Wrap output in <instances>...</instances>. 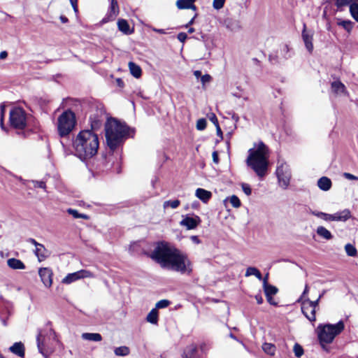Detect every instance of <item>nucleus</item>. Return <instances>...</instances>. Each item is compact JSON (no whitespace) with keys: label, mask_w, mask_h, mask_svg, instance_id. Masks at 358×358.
I'll return each instance as SVG.
<instances>
[{"label":"nucleus","mask_w":358,"mask_h":358,"mask_svg":"<svg viewBox=\"0 0 358 358\" xmlns=\"http://www.w3.org/2000/svg\"><path fill=\"white\" fill-rule=\"evenodd\" d=\"M149 257L163 268L187 274L192 271V262L187 255L169 243H157Z\"/></svg>","instance_id":"f257e3e1"},{"label":"nucleus","mask_w":358,"mask_h":358,"mask_svg":"<svg viewBox=\"0 0 358 358\" xmlns=\"http://www.w3.org/2000/svg\"><path fill=\"white\" fill-rule=\"evenodd\" d=\"M99 146L97 134L90 130L80 131L73 141L76 155L82 160L94 157L97 153Z\"/></svg>","instance_id":"f03ea898"},{"label":"nucleus","mask_w":358,"mask_h":358,"mask_svg":"<svg viewBox=\"0 0 358 358\" xmlns=\"http://www.w3.org/2000/svg\"><path fill=\"white\" fill-rule=\"evenodd\" d=\"M269 151L268 147L262 141L255 145L254 148L248 150L246 159L247 165L260 178H264L268 167Z\"/></svg>","instance_id":"7ed1b4c3"},{"label":"nucleus","mask_w":358,"mask_h":358,"mask_svg":"<svg viewBox=\"0 0 358 358\" xmlns=\"http://www.w3.org/2000/svg\"><path fill=\"white\" fill-rule=\"evenodd\" d=\"M105 135L108 146L115 150L127 138L129 129L127 125L114 118L108 119L105 124Z\"/></svg>","instance_id":"20e7f679"},{"label":"nucleus","mask_w":358,"mask_h":358,"mask_svg":"<svg viewBox=\"0 0 358 358\" xmlns=\"http://www.w3.org/2000/svg\"><path fill=\"white\" fill-rule=\"evenodd\" d=\"M344 329V324L339 321L336 324H320L317 327L319 341L322 346L331 343L334 338Z\"/></svg>","instance_id":"39448f33"},{"label":"nucleus","mask_w":358,"mask_h":358,"mask_svg":"<svg viewBox=\"0 0 358 358\" xmlns=\"http://www.w3.org/2000/svg\"><path fill=\"white\" fill-rule=\"evenodd\" d=\"M76 124L75 114L70 110L64 111L57 120V129L60 136L69 135Z\"/></svg>","instance_id":"423d86ee"},{"label":"nucleus","mask_w":358,"mask_h":358,"mask_svg":"<svg viewBox=\"0 0 358 358\" xmlns=\"http://www.w3.org/2000/svg\"><path fill=\"white\" fill-rule=\"evenodd\" d=\"M55 339V333L52 329L40 330L36 337L37 346L39 352L44 356L48 353L51 341Z\"/></svg>","instance_id":"0eeeda50"},{"label":"nucleus","mask_w":358,"mask_h":358,"mask_svg":"<svg viewBox=\"0 0 358 358\" xmlns=\"http://www.w3.org/2000/svg\"><path fill=\"white\" fill-rule=\"evenodd\" d=\"M275 173L280 187L285 189L288 187L291 178L289 166L283 161L278 160Z\"/></svg>","instance_id":"6e6552de"},{"label":"nucleus","mask_w":358,"mask_h":358,"mask_svg":"<svg viewBox=\"0 0 358 358\" xmlns=\"http://www.w3.org/2000/svg\"><path fill=\"white\" fill-rule=\"evenodd\" d=\"M310 213L320 217L325 221H342L345 222L350 218L351 213L350 210L345 209L341 212L334 214H328L323 212L310 210Z\"/></svg>","instance_id":"1a4fd4ad"},{"label":"nucleus","mask_w":358,"mask_h":358,"mask_svg":"<svg viewBox=\"0 0 358 358\" xmlns=\"http://www.w3.org/2000/svg\"><path fill=\"white\" fill-rule=\"evenodd\" d=\"M10 122L12 127L23 129L27 125V115L21 108H15L10 112Z\"/></svg>","instance_id":"9d476101"},{"label":"nucleus","mask_w":358,"mask_h":358,"mask_svg":"<svg viewBox=\"0 0 358 358\" xmlns=\"http://www.w3.org/2000/svg\"><path fill=\"white\" fill-rule=\"evenodd\" d=\"M301 311L305 317L310 322H315L316 320L315 312L316 308L313 306L312 301L309 299H306L302 301Z\"/></svg>","instance_id":"9b49d317"},{"label":"nucleus","mask_w":358,"mask_h":358,"mask_svg":"<svg viewBox=\"0 0 358 358\" xmlns=\"http://www.w3.org/2000/svg\"><path fill=\"white\" fill-rule=\"evenodd\" d=\"M94 275L90 271L80 270L78 271L69 273L63 280L64 284H70L74 281L86 278H92Z\"/></svg>","instance_id":"f8f14e48"},{"label":"nucleus","mask_w":358,"mask_h":358,"mask_svg":"<svg viewBox=\"0 0 358 358\" xmlns=\"http://www.w3.org/2000/svg\"><path fill=\"white\" fill-rule=\"evenodd\" d=\"M201 218L198 215L182 217V220L180 222V224L185 227L187 230L194 229L201 223Z\"/></svg>","instance_id":"ddd939ff"},{"label":"nucleus","mask_w":358,"mask_h":358,"mask_svg":"<svg viewBox=\"0 0 358 358\" xmlns=\"http://www.w3.org/2000/svg\"><path fill=\"white\" fill-rule=\"evenodd\" d=\"M39 276L43 285L50 287L52 284V271L48 268H41L38 271Z\"/></svg>","instance_id":"4468645a"},{"label":"nucleus","mask_w":358,"mask_h":358,"mask_svg":"<svg viewBox=\"0 0 358 358\" xmlns=\"http://www.w3.org/2000/svg\"><path fill=\"white\" fill-rule=\"evenodd\" d=\"M34 253L39 262L44 261L50 255V251L47 250L43 244L37 245L34 250Z\"/></svg>","instance_id":"2eb2a0df"},{"label":"nucleus","mask_w":358,"mask_h":358,"mask_svg":"<svg viewBox=\"0 0 358 358\" xmlns=\"http://www.w3.org/2000/svg\"><path fill=\"white\" fill-rule=\"evenodd\" d=\"M302 38L306 49L309 52H311L313 50V34L306 30V26H304V29L302 32Z\"/></svg>","instance_id":"dca6fc26"},{"label":"nucleus","mask_w":358,"mask_h":358,"mask_svg":"<svg viewBox=\"0 0 358 358\" xmlns=\"http://www.w3.org/2000/svg\"><path fill=\"white\" fill-rule=\"evenodd\" d=\"M195 195L203 203H207L212 196V193L210 191L202 188H198L196 190Z\"/></svg>","instance_id":"f3484780"},{"label":"nucleus","mask_w":358,"mask_h":358,"mask_svg":"<svg viewBox=\"0 0 358 358\" xmlns=\"http://www.w3.org/2000/svg\"><path fill=\"white\" fill-rule=\"evenodd\" d=\"M9 350L11 352L20 357H24V356L25 349L23 343L21 342L15 343L10 347Z\"/></svg>","instance_id":"a211bd4d"},{"label":"nucleus","mask_w":358,"mask_h":358,"mask_svg":"<svg viewBox=\"0 0 358 358\" xmlns=\"http://www.w3.org/2000/svg\"><path fill=\"white\" fill-rule=\"evenodd\" d=\"M8 266L14 270H23L25 268L24 264L18 259L10 258L7 260Z\"/></svg>","instance_id":"6ab92c4d"},{"label":"nucleus","mask_w":358,"mask_h":358,"mask_svg":"<svg viewBox=\"0 0 358 358\" xmlns=\"http://www.w3.org/2000/svg\"><path fill=\"white\" fill-rule=\"evenodd\" d=\"M317 186L323 191H328L331 187V181L327 177H322L317 181Z\"/></svg>","instance_id":"aec40b11"},{"label":"nucleus","mask_w":358,"mask_h":358,"mask_svg":"<svg viewBox=\"0 0 358 358\" xmlns=\"http://www.w3.org/2000/svg\"><path fill=\"white\" fill-rule=\"evenodd\" d=\"M316 233L320 237L327 241L331 240L333 238L331 233L322 226H320L317 228Z\"/></svg>","instance_id":"412c9836"},{"label":"nucleus","mask_w":358,"mask_h":358,"mask_svg":"<svg viewBox=\"0 0 358 358\" xmlns=\"http://www.w3.org/2000/svg\"><path fill=\"white\" fill-rule=\"evenodd\" d=\"M336 24L339 27H343L348 32H350L353 28V22L349 20H342L341 18H337L336 20Z\"/></svg>","instance_id":"4be33fe9"},{"label":"nucleus","mask_w":358,"mask_h":358,"mask_svg":"<svg viewBox=\"0 0 358 358\" xmlns=\"http://www.w3.org/2000/svg\"><path fill=\"white\" fill-rule=\"evenodd\" d=\"M83 340L99 342L102 340V336L98 333H83L81 336Z\"/></svg>","instance_id":"5701e85b"},{"label":"nucleus","mask_w":358,"mask_h":358,"mask_svg":"<svg viewBox=\"0 0 358 358\" xmlns=\"http://www.w3.org/2000/svg\"><path fill=\"white\" fill-rule=\"evenodd\" d=\"M332 91L337 94H341L345 92V87L341 81H334L331 83Z\"/></svg>","instance_id":"b1692460"},{"label":"nucleus","mask_w":358,"mask_h":358,"mask_svg":"<svg viewBox=\"0 0 358 358\" xmlns=\"http://www.w3.org/2000/svg\"><path fill=\"white\" fill-rule=\"evenodd\" d=\"M129 71H130L131 75L134 77H135L136 78H138L141 77L142 71H141V67L138 65L136 64L135 63H134L132 62H130L129 63Z\"/></svg>","instance_id":"393cba45"},{"label":"nucleus","mask_w":358,"mask_h":358,"mask_svg":"<svg viewBox=\"0 0 358 358\" xmlns=\"http://www.w3.org/2000/svg\"><path fill=\"white\" fill-rule=\"evenodd\" d=\"M146 320L153 324H157L158 322V310L156 308H152L148 314Z\"/></svg>","instance_id":"a878e982"},{"label":"nucleus","mask_w":358,"mask_h":358,"mask_svg":"<svg viewBox=\"0 0 358 358\" xmlns=\"http://www.w3.org/2000/svg\"><path fill=\"white\" fill-rule=\"evenodd\" d=\"M117 27L120 31L125 34H130L129 25L126 20L120 19L117 21Z\"/></svg>","instance_id":"bb28decb"},{"label":"nucleus","mask_w":358,"mask_h":358,"mask_svg":"<svg viewBox=\"0 0 358 358\" xmlns=\"http://www.w3.org/2000/svg\"><path fill=\"white\" fill-rule=\"evenodd\" d=\"M119 13V6L117 0L110 1V17L115 18Z\"/></svg>","instance_id":"cd10ccee"},{"label":"nucleus","mask_w":358,"mask_h":358,"mask_svg":"<svg viewBox=\"0 0 358 358\" xmlns=\"http://www.w3.org/2000/svg\"><path fill=\"white\" fill-rule=\"evenodd\" d=\"M227 201H229V203L231 204V206L236 208H239L241 205V202L240 199L236 195H232L229 197L226 198L224 200V202L225 203Z\"/></svg>","instance_id":"c85d7f7f"},{"label":"nucleus","mask_w":358,"mask_h":358,"mask_svg":"<svg viewBox=\"0 0 358 358\" xmlns=\"http://www.w3.org/2000/svg\"><path fill=\"white\" fill-rule=\"evenodd\" d=\"M263 350L269 355H274L275 353L276 348L275 346L269 343H264L262 345Z\"/></svg>","instance_id":"c756f323"},{"label":"nucleus","mask_w":358,"mask_h":358,"mask_svg":"<svg viewBox=\"0 0 358 358\" xmlns=\"http://www.w3.org/2000/svg\"><path fill=\"white\" fill-rule=\"evenodd\" d=\"M355 0L350 6V12L352 17L358 22V2Z\"/></svg>","instance_id":"7c9ffc66"},{"label":"nucleus","mask_w":358,"mask_h":358,"mask_svg":"<svg viewBox=\"0 0 358 358\" xmlns=\"http://www.w3.org/2000/svg\"><path fill=\"white\" fill-rule=\"evenodd\" d=\"M115 355L117 356H127L129 355V348L127 346H121L116 348L114 350Z\"/></svg>","instance_id":"2f4dec72"},{"label":"nucleus","mask_w":358,"mask_h":358,"mask_svg":"<svg viewBox=\"0 0 358 358\" xmlns=\"http://www.w3.org/2000/svg\"><path fill=\"white\" fill-rule=\"evenodd\" d=\"M67 213L71 215L74 218H82L84 220H88L89 216L86 214L80 213L77 210L69 208Z\"/></svg>","instance_id":"473e14b6"},{"label":"nucleus","mask_w":358,"mask_h":358,"mask_svg":"<svg viewBox=\"0 0 358 358\" xmlns=\"http://www.w3.org/2000/svg\"><path fill=\"white\" fill-rule=\"evenodd\" d=\"M266 296H273L277 294L278 288L273 285H268L263 287Z\"/></svg>","instance_id":"72a5a7b5"},{"label":"nucleus","mask_w":358,"mask_h":358,"mask_svg":"<svg viewBox=\"0 0 358 358\" xmlns=\"http://www.w3.org/2000/svg\"><path fill=\"white\" fill-rule=\"evenodd\" d=\"M180 201L178 199L173 200V201H171V200L166 201L163 204V207H164V208L171 207V208L175 209V208H177L180 206Z\"/></svg>","instance_id":"f704fd0d"},{"label":"nucleus","mask_w":358,"mask_h":358,"mask_svg":"<svg viewBox=\"0 0 358 358\" xmlns=\"http://www.w3.org/2000/svg\"><path fill=\"white\" fill-rule=\"evenodd\" d=\"M176 6L178 9H193L194 8L187 3L185 0H178Z\"/></svg>","instance_id":"c9c22d12"},{"label":"nucleus","mask_w":358,"mask_h":358,"mask_svg":"<svg viewBox=\"0 0 358 358\" xmlns=\"http://www.w3.org/2000/svg\"><path fill=\"white\" fill-rule=\"evenodd\" d=\"M345 252L348 254V255L350 257H355L357 255V250L356 248L351 244H347L345 246Z\"/></svg>","instance_id":"e433bc0d"},{"label":"nucleus","mask_w":358,"mask_h":358,"mask_svg":"<svg viewBox=\"0 0 358 358\" xmlns=\"http://www.w3.org/2000/svg\"><path fill=\"white\" fill-rule=\"evenodd\" d=\"M6 106L4 103L0 104V126L3 130H5L3 124V118L5 114Z\"/></svg>","instance_id":"4c0bfd02"},{"label":"nucleus","mask_w":358,"mask_h":358,"mask_svg":"<svg viewBox=\"0 0 358 358\" xmlns=\"http://www.w3.org/2000/svg\"><path fill=\"white\" fill-rule=\"evenodd\" d=\"M169 305H170V301L169 300L162 299V300L159 301L156 303L155 308H156L157 310L159 309V308H164L168 307Z\"/></svg>","instance_id":"58836bf2"},{"label":"nucleus","mask_w":358,"mask_h":358,"mask_svg":"<svg viewBox=\"0 0 358 358\" xmlns=\"http://www.w3.org/2000/svg\"><path fill=\"white\" fill-rule=\"evenodd\" d=\"M293 350H294V355L296 357H300L302 356V355L303 354V349L302 348V347L298 344V343H296L294 345V348H293Z\"/></svg>","instance_id":"ea45409f"},{"label":"nucleus","mask_w":358,"mask_h":358,"mask_svg":"<svg viewBox=\"0 0 358 358\" xmlns=\"http://www.w3.org/2000/svg\"><path fill=\"white\" fill-rule=\"evenodd\" d=\"M225 0H213V6L215 10H220L223 8Z\"/></svg>","instance_id":"a19ab883"},{"label":"nucleus","mask_w":358,"mask_h":358,"mask_svg":"<svg viewBox=\"0 0 358 358\" xmlns=\"http://www.w3.org/2000/svg\"><path fill=\"white\" fill-rule=\"evenodd\" d=\"M206 127V120L203 118L199 119L196 122V129L199 131L203 130Z\"/></svg>","instance_id":"79ce46f5"},{"label":"nucleus","mask_w":358,"mask_h":358,"mask_svg":"<svg viewBox=\"0 0 358 358\" xmlns=\"http://www.w3.org/2000/svg\"><path fill=\"white\" fill-rule=\"evenodd\" d=\"M31 182L35 188H41L43 189L46 188V185L44 181L32 180Z\"/></svg>","instance_id":"37998d69"},{"label":"nucleus","mask_w":358,"mask_h":358,"mask_svg":"<svg viewBox=\"0 0 358 358\" xmlns=\"http://www.w3.org/2000/svg\"><path fill=\"white\" fill-rule=\"evenodd\" d=\"M308 291H309V287L308 285H306L304 290H303L301 297L298 299V302L302 303V301H304V299H308L306 297V295L308 294Z\"/></svg>","instance_id":"c03bdc74"},{"label":"nucleus","mask_w":358,"mask_h":358,"mask_svg":"<svg viewBox=\"0 0 358 358\" xmlns=\"http://www.w3.org/2000/svg\"><path fill=\"white\" fill-rule=\"evenodd\" d=\"M241 187H242V189H243V192L246 195L250 196L251 194L252 189L250 188V186L248 184L243 183Z\"/></svg>","instance_id":"a18cd8bd"},{"label":"nucleus","mask_w":358,"mask_h":358,"mask_svg":"<svg viewBox=\"0 0 358 358\" xmlns=\"http://www.w3.org/2000/svg\"><path fill=\"white\" fill-rule=\"evenodd\" d=\"M257 268L255 267L250 266L246 269V272L245 274V277H249L250 275H254L256 273Z\"/></svg>","instance_id":"49530a36"},{"label":"nucleus","mask_w":358,"mask_h":358,"mask_svg":"<svg viewBox=\"0 0 358 358\" xmlns=\"http://www.w3.org/2000/svg\"><path fill=\"white\" fill-rule=\"evenodd\" d=\"M208 119L215 125V126H217L218 124V120H217V118L215 115V114H214L213 113H210L209 114H208Z\"/></svg>","instance_id":"de8ad7c7"},{"label":"nucleus","mask_w":358,"mask_h":358,"mask_svg":"<svg viewBox=\"0 0 358 358\" xmlns=\"http://www.w3.org/2000/svg\"><path fill=\"white\" fill-rule=\"evenodd\" d=\"M211 80V76L209 74H205L201 76V81L203 85L209 83Z\"/></svg>","instance_id":"09e8293b"},{"label":"nucleus","mask_w":358,"mask_h":358,"mask_svg":"<svg viewBox=\"0 0 358 358\" xmlns=\"http://www.w3.org/2000/svg\"><path fill=\"white\" fill-rule=\"evenodd\" d=\"M343 176L348 180H358L357 176L350 173H344Z\"/></svg>","instance_id":"8fccbe9b"},{"label":"nucleus","mask_w":358,"mask_h":358,"mask_svg":"<svg viewBox=\"0 0 358 358\" xmlns=\"http://www.w3.org/2000/svg\"><path fill=\"white\" fill-rule=\"evenodd\" d=\"M178 39L182 42V43H184L185 41V40L187 39V36L186 34V33L185 32H180L178 34V36H177Z\"/></svg>","instance_id":"3c124183"},{"label":"nucleus","mask_w":358,"mask_h":358,"mask_svg":"<svg viewBox=\"0 0 358 358\" xmlns=\"http://www.w3.org/2000/svg\"><path fill=\"white\" fill-rule=\"evenodd\" d=\"M213 157V161L215 164L219 163V157H218V152L217 151H214L212 154Z\"/></svg>","instance_id":"603ef678"},{"label":"nucleus","mask_w":358,"mask_h":358,"mask_svg":"<svg viewBox=\"0 0 358 358\" xmlns=\"http://www.w3.org/2000/svg\"><path fill=\"white\" fill-rule=\"evenodd\" d=\"M152 29L153 31L161 34H167V32L164 29H157V28L153 27Z\"/></svg>","instance_id":"864d4df0"},{"label":"nucleus","mask_w":358,"mask_h":358,"mask_svg":"<svg viewBox=\"0 0 358 358\" xmlns=\"http://www.w3.org/2000/svg\"><path fill=\"white\" fill-rule=\"evenodd\" d=\"M255 299H256L257 303L258 304H262L263 303V298H262V295L260 294H257L255 296Z\"/></svg>","instance_id":"5fc2aeb1"},{"label":"nucleus","mask_w":358,"mask_h":358,"mask_svg":"<svg viewBox=\"0 0 358 358\" xmlns=\"http://www.w3.org/2000/svg\"><path fill=\"white\" fill-rule=\"evenodd\" d=\"M268 274L267 273L266 275V276L264 278H262V280L263 281V287L269 285L268 283Z\"/></svg>","instance_id":"6e6d98bb"},{"label":"nucleus","mask_w":358,"mask_h":358,"mask_svg":"<svg viewBox=\"0 0 358 358\" xmlns=\"http://www.w3.org/2000/svg\"><path fill=\"white\" fill-rule=\"evenodd\" d=\"M191 240L196 244H199L201 243V241L197 236H192Z\"/></svg>","instance_id":"4d7b16f0"},{"label":"nucleus","mask_w":358,"mask_h":358,"mask_svg":"<svg viewBox=\"0 0 358 358\" xmlns=\"http://www.w3.org/2000/svg\"><path fill=\"white\" fill-rule=\"evenodd\" d=\"M100 125H101V123L99 121H94V122L92 123V129H95L99 127Z\"/></svg>","instance_id":"13d9d810"},{"label":"nucleus","mask_w":358,"mask_h":358,"mask_svg":"<svg viewBox=\"0 0 358 358\" xmlns=\"http://www.w3.org/2000/svg\"><path fill=\"white\" fill-rule=\"evenodd\" d=\"M258 280H262V275L261 272L257 269L256 273L254 275Z\"/></svg>","instance_id":"bf43d9fd"},{"label":"nucleus","mask_w":358,"mask_h":358,"mask_svg":"<svg viewBox=\"0 0 358 358\" xmlns=\"http://www.w3.org/2000/svg\"><path fill=\"white\" fill-rule=\"evenodd\" d=\"M29 243L33 244L34 245H35V247L36 248L37 245H39L41 243H38V242H36V241L34 238H29V240L27 241Z\"/></svg>","instance_id":"052dcab7"},{"label":"nucleus","mask_w":358,"mask_h":358,"mask_svg":"<svg viewBox=\"0 0 358 358\" xmlns=\"http://www.w3.org/2000/svg\"><path fill=\"white\" fill-rule=\"evenodd\" d=\"M268 302L271 305H276V303L273 301L272 296H266Z\"/></svg>","instance_id":"680f3d73"},{"label":"nucleus","mask_w":358,"mask_h":358,"mask_svg":"<svg viewBox=\"0 0 358 358\" xmlns=\"http://www.w3.org/2000/svg\"><path fill=\"white\" fill-rule=\"evenodd\" d=\"M8 56V53L6 51H2L0 52V59H4L7 57Z\"/></svg>","instance_id":"e2e57ef3"},{"label":"nucleus","mask_w":358,"mask_h":358,"mask_svg":"<svg viewBox=\"0 0 358 358\" xmlns=\"http://www.w3.org/2000/svg\"><path fill=\"white\" fill-rule=\"evenodd\" d=\"M77 1L78 0H70V2L76 11L77 10Z\"/></svg>","instance_id":"0e129e2a"},{"label":"nucleus","mask_w":358,"mask_h":358,"mask_svg":"<svg viewBox=\"0 0 358 358\" xmlns=\"http://www.w3.org/2000/svg\"><path fill=\"white\" fill-rule=\"evenodd\" d=\"M322 296V295H320V296L318 297V299L316 301H312L313 306H314V307H315V308H317V307L318 306L319 301H320V299H321Z\"/></svg>","instance_id":"69168bd1"},{"label":"nucleus","mask_w":358,"mask_h":358,"mask_svg":"<svg viewBox=\"0 0 358 358\" xmlns=\"http://www.w3.org/2000/svg\"><path fill=\"white\" fill-rule=\"evenodd\" d=\"M194 75L195 76L196 78H201V71H194Z\"/></svg>","instance_id":"338daca9"},{"label":"nucleus","mask_w":358,"mask_h":358,"mask_svg":"<svg viewBox=\"0 0 358 358\" xmlns=\"http://www.w3.org/2000/svg\"><path fill=\"white\" fill-rule=\"evenodd\" d=\"M116 83H117V85H118L119 87H122L124 86V83H123V81L122 80V79H120V78H117V79L116 80Z\"/></svg>","instance_id":"774afa93"}]
</instances>
